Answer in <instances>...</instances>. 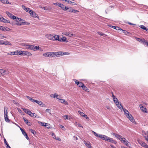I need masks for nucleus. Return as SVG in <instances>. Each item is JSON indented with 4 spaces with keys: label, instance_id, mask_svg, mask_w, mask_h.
<instances>
[{
    "label": "nucleus",
    "instance_id": "1",
    "mask_svg": "<svg viewBox=\"0 0 148 148\" xmlns=\"http://www.w3.org/2000/svg\"><path fill=\"white\" fill-rule=\"evenodd\" d=\"M92 132L95 136L101 138L103 140H105L107 141V138H108V137L105 135L98 134L94 131H92Z\"/></svg>",
    "mask_w": 148,
    "mask_h": 148
},
{
    "label": "nucleus",
    "instance_id": "2",
    "mask_svg": "<svg viewBox=\"0 0 148 148\" xmlns=\"http://www.w3.org/2000/svg\"><path fill=\"white\" fill-rule=\"evenodd\" d=\"M9 72L8 70L0 69V76H3L5 75H8Z\"/></svg>",
    "mask_w": 148,
    "mask_h": 148
},
{
    "label": "nucleus",
    "instance_id": "3",
    "mask_svg": "<svg viewBox=\"0 0 148 148\" xmlns=\"http://www.w3.org/2000/svg\"><path fill=\"white\" fill-rule=\"evenodd\" d=\"M120 140L121 141H122L123 143L127 146L130 148L131 147V145L130 144H129V143L128 141L125 138L123 137Z\"/></svg>",
    "mask_w": 148,
    "mask_h": 148
},
{
    "label": "nucleus",
    "instance_id": "4",
    "mask_svg": "<svg viewBox=\"0 0 148 148\" xmlns=\"http://www.w3.org/2000/svg\"><path fill=\"white\" fill-rule=\"evenodd\" d=\"M138 143L143 147L145 148H148V146L145 143L140 140H138Z\"/></svg>",
    "mask_w": 148,
    "mask_h": 148
},
{
    "label": "nucleus",
    "instance_id": "5",
    "mask_svg": "<svg viewBox=\"0 0 148 148\" xmlns=\"http://www.w3.org/2000/svg\"><path fill=\"white\" fill-rule=\"evenodd\" d=\"M111 134L114 136L116 138L119 139L120 140L123 138L122 136L119 134H116L114 133H112Z\"/></svg>",
    "mask_w": 148,
    "mask_h": 148
},
{
    "label": "nucleus",
    "instance_id": "6",
    "mask_svg": "<svg viewBox=\"0 0 148 148\" xmlns=\"http://www.w3.org/2000/svg\"><path fill=\"white\" fill-rule=\"evenodd\" d=\"M23 46L25 47L27 49L33 50L34 45L24 44Z\"/></svg>",
    "mask_w": 148,
    "mask_h": 148
},
{
    "label": "nucleus",
    "instance_id": "7",
    "mask_svg": "<svg viewBox=\"0 0 148 148\" xmlns=\"http://www.w3.org/2000/svg\"><path fill=\"white\" fill-rule=\"evenodd\" d=\"M20 129L21 131L23 134L24 135V136H25L27 140H29V138L28 137L27 134L26 133V132L24 131V130L22 128H20Z\"/></svg>",
    "mask_w": 148,
    "mask_h": 148
},
{
    "label": "nucleus",
    "instance_id": "8",
    "mask_svg": "<svg viewBox=\"0 0 148 148\" xmlns=\"http://www.w3.org/2000/svg\"><path fill=\"white\" fill-rule=\"evenodd\" d=\"M6 14L10 18H12L14 20L16 18V16H14L13 14L10 13L9 12H6Z\"/></svg>",
    "mask_w": 148,
    "mask_h": 148
},
{
    "label": "nucleus",
    "instance_id": "9",
    "mask_svg": "<svg viewBox=\"0 0 148 148\" xmlns=\"http://www.w3.org/2000/svg\"><path fill=\"white\" fill-rule=\"evenodd\" d=\"M21 55L22 56H31L32 54L29 52L27 51H22Z\"/></svg>",
    "mask_w": 148,
    "mask_h": 148
},
{
    "label": "nucleus",
    "instance_id": "10",
    "mask_svg": "<svg viewBox=\"0 0 148 148\" xmlns=\"http://www.w3.org/2000/svg\"><path fill=\"white\" fill-rule=\"evenodd\" d=\"M45 37L49 40H53V36L51 34H47L45 35Z\"/></svg>",
    "mask_w": 148,
    "mask_h": 148
},
{
    "label": "nucleus",
    "instance_id": "11",
    "mask_svg": "<svg viewBox=\"0 0 148 148\" xmlns=\"http://www.w3.org/2000/svg\"><path fill=\"white\" fill-rule=\"evenodd\" d=\"M139 107L142 111L145 113H147L148 112L147 109L145 108L143 106H142L141 104H140L139 105Z\"/></svg>",
    "mask_w": 148,
    "mask_h": 148
},
{
    "label": "nucleus",
    "instance_id": "12",
    "mask_svg": "<svg viewBox=\"0 0 148 148\" xmlns=\"http://www.w3.org/2000/svg\"><path fill=\"white\" fill-rule=\"evenodd\" d=\"M57 99H58L60 100V102L61 103L64 104L66 105H68V103L66 101H65V100L61 99H60L59 98H57Z\"/></svg>",
    "mask_w": 148,
    "mask_h": 148
},
{
    "label": "nucleus",
    "instance_id": "13",
    "mask_svg": "<svg viewBox=\"0 0 148 148\" xmlns=\"http://www.w3.org/2000/svg\"><path fill=\"white\" fill-rule=\"evenodd\" d=\"M84 143L88 148H92L90 143L89 141L86 142L84 140Z\"/></svg>",
    "mask_w": 148,
    "mask_h": 148
},
{
    "label": "nucleus",
    "instance_id": "14",
    "mask_svg": "<svg viewBox=\"0 0 148 148\" xmlns=\"http://www.w3.org/2000/svg\"><path fill=\"white\" fill-rule=\"evenodd\" d=\"M107 141L108 142L113 143L114 144H116L117 143L116 141L115 140H114L113 138H110L109 137H108V138H107Z\"/></svg>",
    "mask_w": 148,
    "mask_h": 148
},
{
    "label": "nucleus",
    "instance_id": "15",
    "mask_svg": "<svg viewBox=\"0 0 148 148\" xmlns=\"http://www.w3.org/2000/svg\"><path fill=\"white\" fill-rule=\"evenodd\" d=\"M0 21L3 22L4 23H10V22L9 20H7L3 17H1L0 20Z\"/></svg>",
    "mask_w": 148,
    "mask_h": 148
},
{
    "label": "nucleus",
    "instance_id": "16",
    "mask_svg": "<svg viewBox=\"0 0 148 148\" xmlns=\"http://www.w3.org/2000/svg\"><path fill=\"white\" fill-rule=\"evenodd\" d=\"M64 35L68 36L70 37H71L72 36L75 35V34H73L71 32H64L62 33Z\"/></svg>",
    "mask_w": 148,
    "mask_h": 148
},
{
    "label": "nucleus",
    "instance_id": "17",
    "mask_svg": "<svg viewBox=\"0 0 148 148\" xmlns=\"http://www.w3.org/2000/svg\"><path fill=\"white\" fill-rule=\"evenodd\" d=\"M4 116L8 115V109L7 107H5L4 108Z\"/></svg>",
    "mask_w": 148,
    "mask_h": 148
},
{
    "label": "nucleus",
    "instance_id": "18",
    "mask_svg": "<svg viewBox=\"0 0 148 148\" xmlns=\"http://www.w3.org/2000/svg\"><path fill=\"white\" fill-rule=\"evenodd\" d=\"M78 113L82 116L86 118V119L88 118L87 115L85 114L84 113H83V112H81L80 111H78Z\"/></svg>",
    "mask_w": 148,
    "mask_h": 148
},
{
    "label": "nucleus",
    "instance_id": "19",
    "mask_svg": "<svg viewBox=\"0 0 148 148\" xmlns=\"http://www.w3.org/2000/svg\"><path fill=\"white\" fill-rule=\"evenodd\" d=\"M53 40H58L59 41H60V38H59V36L58 35H56L54 36H53Z\"/></svg>",
    "mask_w": 148,
    "mask_h": 148
},
{
    "label": "nucleus",
    "instance_id": "20",
    "mask_svg": "<svg viewBox=\"0 0 148 148\" xmlns=\"http://www.w3.org/2000/svg\"><path fill=\"white\" fill-rule=\"evenodd\" d=\"M22 51L17 50L14 51V55H21Z\"/></svg>",
    "mask_w": 148,
    "mask_h": 148
},
{
    "label": "nucleus",
    "instance_id": "21",
    "mask_svg": "<svg viewBox=\"0 0 148 148\" xmlns=\"http://www.w3.org/2000/svg\"><path fill=\"white\" fill-rule=\"evenodd\" d=\"M112 97L113 99V101L115 103H117L119 102V100L114 95L112 94Z\"/></svg>",
    "mask_w": 148,
    "mask_h": 148
},
{
    "label": "nucleus",
    "instance_id": "22",
    "mask_svg": "<svg viewBox=\"0 0 148 148\" xmlns=\"http://www.w3.org/2000/svg\"><path fill=\"white\" fill-rule=\"evenodd\" d=\"M54 54V57L56 56L57 57H60L61 56V51L57 52H53Z\"/></svg>",
    "mask_w": 148,
    "mask_h": 148
},
{
    "label": "nucleus",
    "instance_id": "23",
    "mask_svg": "<svg viewBox=\"0 0 148 148\" xmlns=\"http://www.w3.org/2000/svg\"><path fill=\"white\" fill-rule=\"evenodd\" d=\"M30 14L31 16L33 17H37L38 16V14H37L35 12H34L32 10V12H31Z\"/></svg>",
    "mask_w": 148,
    "mask_h": 148
},
{
    "label": "nucleus",
    "instance_id": "24",
    "mask_svg": "<svg viewBox=\"0 0 148 148\" xmlns=\"http://www.w3.org/2000/svg\"><path fill=\"white\" fill-rule=\"evenodd\" d=\"M23 119L24 120L25 122L28 125L31 126L32 125L31 123L28 121L25 118L23 117Z\"/></svg>",
    "mask_w": 148,
    "mask_h": 148
},
{
    "label": "nucleus",
    "instance_id": "25",
    "mask_svg": "<svg viewBox=\"0 0 148 148\" xmlns=\"http://www.w3.org/2000/svg\"><path fill=\"white\" fill-rule=\"evenodd\" d=\"M38 123L39 124H40L41 125L45 127H46L47 125H49V124L48 123L41 121H38Z\"/></svg>",
    "mask_w": 148,
    "mask_h": 148
},
{
    "label": "nucleus",
    "instance_id": "26",
    "mask_svg": "<svg viewBox=\"0 0 148 148\" xmlns=\"http://www.w3.org/2000/svg\"><path fill=\"white\" fill-rule=\"evenodd\" d=\"M60 41L65 42H67L68 41L66 37L65 36L63 37L62 38H60Z\"/></svg>",
    "mask_w": 148,
    "mask_h": 148
},
{
    "label": "nucleus",
    "instance_id": "27",
    "mask_svg": "<svg viewBox=\"0 0 148 148\" xmlns=\"http://www.w3.org/2000/svg\"><path fill=\"white\" fill-rule=\"evenodd\" d=\"M83 89L87 92H89L90 91V90L86 86H85L84 84V85L82 87Z\"/></svg>",
    "mask_w": 148,
    "mask_h": 148
},
{
    "label": "nucleus",
    "instance_id": "28",
    "mask_svg": "<svg viewBox=\"0 0 148 148\" xmlns=\"http://www.w3.org/2000/svg\"><path fill=\"white\" fill-rule=\"evenodd\" d=\"M0 1L3 3H5L6 4H10L8 0H0Z\"/></svg>",
    "mask_w": 148,
    "mask_h": 148
},
{
    "label": "nucleus",
    "instance_id": "29",
    "mask_svg": "<svg viewBox=\"0 0 148 148\" xmlns=\"http://www.w3.org/2000/svg\"><path fill=\"white\" fill-rule=\"evenodd\" d=\"M58 96V95L56 93H55L54 94H51L50 95V97H53L55 98H56L57 99V97Z\"/></svg>",
    "mask_w": 148,
    "mask_h": 148
},
{
    "label": "nucleus",
    "instance_id": "30",
    "mask_svg": "<svg viewBox=\"0 0 148 148\" xmlns=\"http://www.w3.org/2000/svg\"><path fill=\"white\" fill-rule=\"evenodd\" d=\"M5 45H11V44L8 41H4L3 42V44Z\"/></svg>",
    "mask_w": 148,
    "mask_h": 148
},
{
    "label": "nucleus",
    "instance_id": "31",
    "mask_svg": "<svg viewBox=\"0 0 148 148\" xmlns=\"http://www.w3.org/2000/svg\"><path fill=\"white\" fill-rule=\"evenodd\" d=\"M110 27L113 29H114L116 30L119 31H120L121 29L120 27H119L118 26H110Z\"/></svg>",
    "mask_w": 148,
    "mask_h": 148
},
{
    "label": "nucleus",
    "instance_id": "32",
    "mask_svg": "<svg viewBox=\"0 0 148 148\" xmlns=\"http://www.w3.org/2000/svg\"><path fill=\"white\" fill-rule=\"evenodd\" d=\"M4 118L6 122H9L10 121V120L8 118V115H5L4 116Z\"/></svg>",
    "mask_w": 148,
    "mask_h": 148
},
{
    "label": "nucleus",
    "instance_id": "33",
    "mask_svg": "<svg viewBox=\"0 0 148 148\" xmlns=\"http://www.w3.org/2000/svg\"><path fill=\"white\" fill-rule=\"evenodd\" d=\"M120 31H121L124 34H128L129 33V32H127L126 31L123 30L121 28L120 29Z\"/></svg>",
    "mask_w": 148,
    "mask_h": 148
},
{
    "label": "nucleus",
    "instance_id": "34",
    "mask_svg": "<svg viewBox=\"0 0 148 148\" xmlns=\"http://www.w3.org/2000/svg\"><path fill=\"white\" fill-rule=\"evenodd\" d=\"M128 119H129L130 120L132 123L134 122V119L132 116H131L130 117L128 118Z\"/></svg>",
    "mask_w": 148,
    "mask_h": 148
},
{
    "label": "nucleus",
    "instance_id": "35",
    "mask_svg": "<svg viewBox=\"0 0 148 148\" xmlns=\"http://www.w3.org/2000/svg\"><path fill=\"white\" fill-rule=\"evenodd\" d=\"M58 6L60 7L63 10L64 8V5L61 3H58Z\"/></svg>",
    "mask_w": 148,
    "mask_h": 148
},
{
    "label": "nucleus",
    "instance_id": "36",
    "mask_svg": "<svg viewBox=\"0 0 148 148\" xmlns=\"http://www.w3.org/2000/svg\"><path fill=\"white\" fill-rule=\"evenodd\" d=\"M49 57H54V54L53 52H49Z\"/></svg>",
    "mask_w": 148,
    "mask_h": 148
},
{
    "label": "nucleus",
    "instance_id": "37",
    "mask_svg": "<svg viewBox=\"0 0 148 148\" xmlns=\"http://www.w3.org/2000/svg\"><path fill=\"white\" fill-rule=\"evenodd\" d=\"M39 47L38 46H34L33 50L36 51L38 49H39Z\"/></svg>",
    "mask_w": 148,
    "mask_h": 148
},
{
    "label": "nucleus",
    "instance_id": "38",
    "mask_svg": "<svg viewBox=\"0 0 148 148\" xmlns=\"http://www.w3.org/2000/svg\"><path fill=\"white\" fill-rule=\"evenodd\" d=\"M32 102H36V103L38 104L40 103V101H38L37 100H35L33 99Z\"/></svg>",
    "mask_w": 148,
    "mask_h": 148
},
{
    "label": "nucleus",
    "instance_id": "39",
    "mask_svg": "<svg viewBox=\"0 0 148 148\" xmlns=\"http://www.w3.org/2000/svg\"><path fill=\"white\" fill-rule=\"evenodd\" d=\"M25 10L26 12H28L29 14L31 12H32V10H31L29 8H26Z\"/></svg>",
    "mask_w": 148,
    "mask_h": 148
},
{
    "label": "nucleus",
    "instance_id": "40",
    "mask_svg": "<svg viewBox=\"0 0 148 148\" xmlns=\"http://www.w3.org/2000/svg\"><path fill=\"white\" fill-rule=\"evenodd\" d=\"M143 43L147 45L148 47V42L147 41L145 40H143Z\"/></svg>",
    "mask_w": 148,
    "mask_h": 148
},
{
    "label": "nucleus",
    "instance_id": "41",
    "mask_svg": "<svg viewBox=\"0 0 148 148\" xmlns=\"http://www.w3.org/2000/svg\"><path fill=\"white\" fill-rule=\"evenodd\" d=\"M49 52H46V53H43V55L47 57H49Z\"/></svg>",
    "mask_w": 148,
    "mask_h": 148
},
{
    "label": "nucleus",
    "instance_id": "42",
    "mask_svg": "<svg viewBox=\"0 0 148 148\" xmlns=\"http://www.w3.org/2000/svg\"><path fill=\"white\" fill-rule=\"evenodd\" d=\"M117 107L120 109L121 110L122 109L123 110V108H123V106L121 105V103L120 102L119 106H117Z\"/></svg>",
    "mask_w": 148,
    "mask_h": 148
},
{
    "label": "nucleus",
    "instance_id": "43",
    "mask_svg": "<svg viewBox=\"0 0 148 148\" xmlns=\"http://www.w3.org/2000/svg\"><path fill=\"white\" fill-rule=\"evenodd\" d=\"M98 33L99 35L102 36H107L106 34H104L102 32H98Z\"/></svg>",
    "mask_w": 148,
    "mask_h": 148
},
{
    "label": "nucleus",
    "instance_id": "44",
    "mask_svg": "<svg viewBox=\"0 0 148 148\" xmlns=\"http://www.w3.org/2000/svg\"><path fill=\"white\" fill-rule=\"evenodd\" d=\"M21 108L23 110V111L27 114L28 112V111L29 110V109L24 108Z\"/></svg>",
    "mask_w": 148,
    "mask_h": 148
},
{
    "label": "nucleus",
    "instance_id": "45",
    "mask_svg": "<svg viewBox=\"0 0 148 148\" xmlns=\"http://www.w3.org/2000/svg\"><path fill=\"white\" fill-rule=\"evenodd\" d=\"M84 84L82 82H80L79 85H78V86L79 87H83Z\"/></svg>",
    "mask_w": 148,
    "mask_h": 148
},
{
    "label": "nucleus",
    "instance_id": "46",
    "mask_svg": "<svg viewBox=\"0 0 148 148\" xmlns=\"http://www.w3.org/2000/svg\"><path fill=\"white\" fill-rule=\"evenodd\" d=\"M139 27L141 29H143L144 30H146V27H145L144 25H140Z\"/></svg>",
    "mask_w": 148,
    "mask_h": 148
},
{
    "label": "nucleus",
    "instance_id": "47",
    "mask_svg": "<svg viewBox=\"0 0 148 148\" xmlns=\"http://www.w3.org/2000/svg\"><path fill=\"white\" fill-rule=\"evenodd\" d=\"M123 110L125 114L127 113H128V112H129V111L125 108H123Z\"/></svg>",
    "mask_w": 148,
    "mask_h": 148
},
{
    "label": "nucleus",
    "instance_id": "48",
    "mask_svg": "<svg viewBox=\"0 0 148 148\" xmlns=\"http://www.w3.org/2000/svg\"><path fill=\"white\" fill-rule=\"evenodd\" d=\"M40 103H39L38 104L40 105L42 107H45V105L43 103H42V102L40 101Z\"/></svg>",
    "mask_w": 148,
    "mask_h": 148
},
{
    "label": "nucleus",
    "instance_id": "49",
    "mask_svg": "<svg viewBox=\"0 0 148 148\" xmlns=\"http://www.w3.org/2000/svg\"><path fill=\"white\" fill-rule=\"evenodd\" d=\"M7 54L9 55L12 56L14 55L15 54L14 53V51H13L10 53H7Z\"/></svg>",
    "mask_w": 148,
    "mask_h": 148
},
{
    "label": "nucleus",
    "instance_id": "50",
    "mask_svg": "<svg viewBox=\"0 0 148 148\" xmlns=\"http://www.w3.org/2000/svg\"><path fill=\"white\" fill-rule=\"evenodd\" d=\"M73 80L75 81V84H77V86H78V85H79L80 82L78 81L77 80L75 79H73Z\"/></svg>",
    "mask_w": 148,
    "mask_h": 148
},
{
    "label": "nucleus",
    "instance_id": "51",
    "mask_svg": "<svg viewBox=\"0 0 148 148\" xmlns=\"http://www.w3.org/2000/svg\"><path fill=\"white\" fill-rule=\"evenodd\" d=\"M23 23V25H29L30 23H28L25 21H23V22H22Z\"/></svg>",
    "mask_w": 148,
    "mask_h": 148
},
{
    "label": "nucleus",
    "instance_id": "52",
    "mask_svg": "<svg viewBox=\"0 0 148 148\" xmlns=\"http://www.w3.org/2000/svg\"><path fill=\"white\" fill-rule=\"evenodd\" d=\"M135 38L137 40L143 43V40H142L141 39L136 37Z\"/></svg>",
    "mask_w": 148,
    "mask_h": 148
},
{
    "label": "nucleus",
    "instance_id": "53",
    "mask_svg": "<svg viewBox=\"0 0 148 148\" xmlns=\"http://www.w3.org/2000/svg\"><path fill=\"white\" fill-rule=\"evenodd\" d=\"M79 12V11L78 10L73 9L72 10V12H73V13H75L77 12Z\"/></svg>",
    "mask_w": 148,
    "mask_h": 148
},
{
    "label": "nucleus",
    "instance_id": "54",
    "mask_svg": "<svg viewBox=\"0 0 148 148\" xmlns=\"http://www.w3.org/2000/svg\"><path fill=\"white\" fill-rule=\"evenodd\" d=\"M31 117H34L35 118H36V114L35 113H32V114L30 116Z\"/></svg>",
    "mask_w": 148,
    "mask_h": 148
},
{
    "label": "nucleus",
    "instance_id": "55",
    "mask_svg": "<svg viewBox=\"0 0 148 148\" xmlns=\"http://www.w3.org/2000/svg\"><path fill=\"white\" fill-rule=\"evenodd\" d=\"M63 118L65 119H69L68 118V115L64 116H63Z\"/></svg>",
    "mask_w": 148,
    "mask_h": 148
},
{
    "label": "nucleus",
    "instance_id": "56",
    "mask_svg": "<svg viewBox=\"0 0 148 148\" xmlns=\"http://www.w3.org/2000/svg\"><path fill=\"white\" fill-rule=\"evenodd\" d=\"M26 97L27 98L29 99L31 101H32V100L33 99L32 98H31L29 96H27Z\"/></svg>",
    "mask_w": 148,
    "mask_h": 148
},
{
    "label": "nucleus",
    "instance_id": "57",
    "mask_svg": "<svg viewBox=\"0 0 148 148\" xmlns=\"http://www.w3.org/2000/svg\"><path fill=\"white\" fill-rule=\"evenodd\" d=\"M46 112H47L49 113L50 114H51V111L49 109H47L46 110Z\"/></svg>",
    "mask_w": 148,
    "mask_h": 148
},
{
    "label": "nucleus",
    "instance_id": "58",
    "mask_svg": "<svg viewBox=\"0 0 148 148\" xmlns=\"http://www.w3.org/2000/svg\"><path fill=\"white\" fill-rule=\"evenodd\" d=\"M69 7L64 6V8L63 10L64 11H66L67 10H68L69 9Z\"/></svg>",
    "mask_w": 148,
    "mask_h": 148
},
{
    "label": "nucleus",
    "instance_id": "59",
    "mask_svg": "<svg viewBox=\"0 0 148 148\" xmlns=\"http://www.w3.org/2000/svg\"><path fill=\"white\" fill-rule=\"evenodd\" d=\"M30 116L32 114V113L29 110L28 111V112L27 113Z\"/></svg>",
    "mask_w": 148,
    "mask_h": 148
},
{
    "label": "nucleus",
    "instance_id": "60",
    "mask_svg": "<svg viewBox=\"0 0 148 148\" xmlns=\"http://www.w3.org/2000/svg\"><path fill=\"white\" fill-rule=\"evenodd\" d=\"M4 141L5 144L6 145V146H7L8 145H9L8 143L7 142L6 139L5 138H4Z\"/></svg>",
    "mask_w": 148,
    "mask_h": 148
},
{
    "label": "nucleus",
    "instance_id": "61",
    "mask_svg": "<svg viewBox=\"0 0 148 148\" xmlns=\"http://www.w3.org/2000/svg\"><path fill=\"white\" fill-rule=\"evenodd\" d=\"M73 9L71 8V7H69L68 10V12H72V10Z\"/></svg>",
    "mask_w": 148,
    "mask_h": 148
},
{
    "label": "nucleus",
    "instance_id": "62",
    "mask_svg": "<svg viewBox=\"0 0 148 148\" xmlns=\"http://www.w3.org/2000/svg\"><path fill=\"white\" fill-rule=\"evenodd\" d=\"M60 127L62 130H65V128L63 126L60 125Z\"/></svg>",
    "mask_w": 148,
    "mask_h": 148
},
{
    "label": "nucleus",
    "instance_id": "63",
    "mask_svg": "<svg viewBox=\"0 0 148 148\" xmlns=\"http://www.w3.org/2000/svg\"><path fill=\"white\" fill-rule=\"evenodd\" d=\"M53 138H55V139H56V140H59V141H60L61 140V139L60 138H59L58 137H57V138L56 137H55V138L53 137Z\"/></svg>",
    "mask_w": 148,
    "mask_h": 148
},
{
    "label": "nucleus",
    "instance_id": "64",
    "mask_svg": "<svg viewBox=\"0 0 148 148\" xmlns=\"http://www.w3.org/2000/svg\"><path fill=\"white\" fill-rule=\"evenodd\" d=\"M31 132L34 134H35V133H36V132L33 130L31 129Z\"/></svg>",
    "mask_w": 148,
    "mask_h": 148
}]
</instances>
